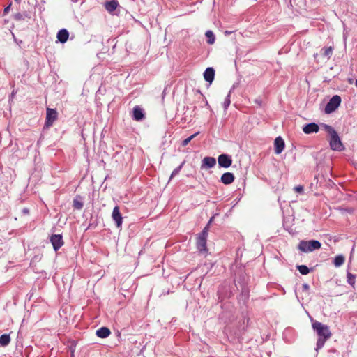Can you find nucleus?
<instances>
[{"instance_id":"1","label":"nucleus","mask_w":357,"mask_h":357,"mask_svg":"<svg viewBox=\"0 0 357 357\" xmlns=\"http://www.w3.org/2000/svg\"><path fill=\"white\" fill-rule=\"evenodd\" d=\"M312 328L318 335L315 351H319L325 344L326 342L331 337V333L329 327L313 318H310Z\"/></svg>"},{"instance_id":"2","label":"nucleus","mask_w":357,"mask_h":357,"mask_svg":"<svg viewBox=\"0 0 357 357\" xmlns=\"http://www.w3.org/2000/svg\"><path fill=\"white\" fill-rule=\"evenodd\" d=\"M321 243L318 240H302L299 242L298 249L303 252H310L321 248Z\"/></svg>"},{"instance_id":"3","label":"nucleus","mask_w":357,"mask_h":357,"mask_svg":"<svg viewBox=\"0 0 357 357\" xmlns=\"http://www.w3.org/2000/svg\"><path fill=\"white\" fill-rule=\"evenodd\" d=\"M341 102L342 99L340 96H333L327 102L324 109V112L327 114L333 113L340 107Z\"/></svg>"},{"instance_id":"4","label":"nucleus","mask_w":357,"mask_h":357,"mask_svg":"<svg viewBox=\"0 0 357 357\" xmlns=\"http://www.w3.org/2000/svg\"><path fill=\"white\" fill-rule=\"evenodd\" d=\"M329 144L331 149L333 151H342L344 149V145L342 143L340 137L337 131L334 132L333 134L330 135Z\"/></svg>"},{"instance_id":"5","label":"nucleus","mask_w":357,"mask_h":357,"mask_svg":"<svg viewBox=\"0 0 357 357\" xmlns=\"http://www.w3.org/2000/svg\"><path fill=\"white\" fill-rule=\"evenodd\" d=\"M58 118V112L55 109L47 108L46 110V118L44 124V129H47L52 126L54 122Z\"/></svg>"},{"instance_id":"6","label":"nucleus","mask_w":357,"mask_h":357,"mask_svg":"<svg viewBox=\"0 0 357 357\" xmlns=\"http://www.w3.org/2000/svg\"><path fill=\"white\" fill-rule=\"evenodd\" d=\"M234 282L237 288L248 287V276L243 269L238 271V275L234 278Z\"/></svg>"},{"instance_id":"7","label":"nucleus","mask_w":357,"mask_h":357,"mask_svg":"<svg viewBox=\"0 0 357 357\" xmlns=\"http://www.w3.org/2000/svg\"><path fill=\"white\" fill-rule=\"evenodd\" d=\"M50 241L55 252H57L64 244L61 234H52L50 238Z\"/></svg>"},{"instance_id":"8","label":"nucleus","mask_w":357,"mask_h":357,"mask_svg":"<svg viewBox=\"0 0 357 357\" xmlns=\"http://www.w3.org/2000/svg\"><path fill=\"white\" fill-rule=\"evenodd\" d=\"M112 220L115 222V225H116V228L121 229L123 218L120 212V209L118 206H115L113 208L112 213Z\"/></svg>"},{"instance_id":"9","label":"nucleus","mask_w":357,"mask_h":357,"mask_svg":"<svg viewBox=\"0 0 357 357\" xmlns=\"http://www.w3.org/2000/svg\"><path fill=\"white\" fill-rule=\"evenodd\" d=\"M218 162L220 167L228 168L232 164L231 156L225 153L220 154L218 158Z\"/></svg>"},{"instance_id":"10","label":"nucleus","mask_w":357,"mask_h":357,"mask_svg":"<svg viewBox=\"0 0 357 357\" xmlns=\"http://www.w3.org/2000/svg\"><path fill=\"white\" fill-rule=\"evenodd\" d=\"M285 147V143L282 137L279 136L274 140V151L275 154H280Z\"/></svg>"},{"instance_id":"11","label":"nucleus","mask_w":357,"mask_h":357,"mask_svg":"<svg viewBox=\"0 0 357 357\" xmlns=\"http://www.w3.org/2000/svg\"><path fill=\"white\" fill-rule=\"evenodd\" d=\"M216 164V160L213 157L206 156L202 160L201 169H211Z\"/></svg>"},{"instance_id":"12","label":"nucleus","mask_w":357,"mask_h":357,"mask_svg":"<svg viewBox=\"0 0 357 357\" xmlns=\"http://www.w3.org/2000/svg\"><path fill=\"white\" fill-rule=\"evenodd\" d=\"M132 119L137 121H140L144 119L145 113L144 109L139 106H135L132 109Z\"/></svg>"},{"instance_id":"13","label":"nucleus","mask_w":357,"mask_h":357,"mask_svg":"<svg viewBox=\"0 0 357 357\" xmlns=\"http://www.w3.org/2000/svg\"><path fill=\"white\" fill-rule=\"evenodd\" d=\"M319 130V126L316 123H309L304 125L303 131L305 134L317 133Z\"/></svg>"},{"instance_id":"14","label":"nucleus","mask_w":357,"mask_h":357,"mask_svg":"<svg viewBox=\"0 0 357 357\" xmlns=\"http://www.w3.org/2000/svg\"><path fill=\"white\" fill-rule=\"evenodd\" d=\"M68 38L69 32L66 29H60L56 34L57 42H59L62 44L67 42Z\"/></svg>"},{"instance_id":"15","label":"nucleus","mask_w":357,"mask_h":357,"mask_svg":"<svg viewBox=\"0 0 357 357\" xmlns=\"http://www.w3.org/2000/svg\"><path fill=\"white\" fill-rule=\"evenodd\" d=\"M215 70L212 67H208L204 72V78L206 82L211 84L214 80Z\"/></svg>"},{"instance_id":"16","label":"nucleus","mask_w":357,"mask_h":357,"mask_svg":"<svg viewBox=\"0 0 357 357\" xmlns=\"http://www.w3.org/2000/svg\"><path fill=\"white\" fill-rule=\"evenodd\" d=\"M235 176L234 174L231 172H225L224 173L220 178V182H222L225 185H229L234 181Z\"/></svg>"},{"instance_id":"17","label":"nucleus","mask_w":357,"mask_h":357,"mask_svg":"<svg viewBox=\"0 0 357 357\" xmlns=\"http://www.w3.org/2000/svg\"><path fill=\"white\" fill-rule=\"evenodd\" d=\"M197 248L200 253H203L204 255L207 254L208 249L206 247V240L203 238H199L197 237Z\"/></svg>"},{"instance_id":"18","label":"nucleus","mask_w":357,"mask_h":357,"mask_svg":"<svg viewBox=\"0 0 357 357\" xmlns=\"http://www.w3.org/2000/svg\"><path fill=\"white\" fill-rule=\"evenodd\" d=\"M250 296V289L248 287H241V294L239 295V302H242L243 304H245L249 299Z\"/></svg>"},{"instance_id":"19","label":"nucleus","mask_w":357,"mask_h":357,"mask_svg":"<svg viewBox=\"0 0 357 357\" xmlns=\"http://www.w3.org/2000/svg\"><path fill=\"white\" fill-rule=\"evenodd\" d=\"M84 206V197L77 195L73 201V207L76 210H81Z\"/></svg>"},{"instance_id":"20","label":"nucleus","mask_w":357,"mask_h":357,"mask_svg":"<svg viewBox=\"0 0 357 357\" xmlns=\"http://www.w3.org/2000/svg\"><path fill=\"white\" fill-rule=\"evenodd\" d=\"M96 334L98 337L106 338L109 336L111 331L109 328L102 326L96 331Z\"/></svg>"},{"instance_id":"21","label":"nucleus","mask_w":357,"mask_h":357,"mask_svg":"<svg viewBox=\"0 0 357 357\" xmlns=\"http://www.w3.org/2000/svg\"><path fill=\"white\" fill-rule=\"evenodd\" d=\"M118 6H119V3L116 0H112L109 1H107L105 4V9L110 13H113L116 9V8Z\"/></svg>"},{"instance_id":"22","label":"nucleus","mask_w":357,"mask_h":357,"mask_svg":"<svg viewBox=\"0 0 357 357\" xmlns=\"http://www.w3.org/2000/svg\"><path fill=\"white\" fill-rule=\"evenodd\" d=\"M13 18L16 21H22L24 20L26 18H31V15L29 13L26 11H24L23 13H16L13 15Z\"/></svg>"},{"instance_id":"23","label":"nucleus","mask_w":357,"mask_h":357,"mask_svg":"<svg viewBox=\"0 0 357 357\" xmlns=\"http://www.w3.org/2000/svg\"><path fill=\"white\" fill-rule=\"evenodd\" d=\"M333 48L332 47H324L321 50V55L327 59L331 58L333 54Z\"/></svg>"},{"instance_id":"24","label":"nucleus","mask_w":357,"mask_h":357,"mask_svg":"<svg viewBox=\"0 0 357 357\" xmlns=\"http://www.w3.org/2000/svg\"><path fill=\"white\" fill-rule=\"evenodd\" d=\"M11 341L10 337L9 334H3L0 336V346L1 347H6L8 346Z\"/></svg>"},{"instance_id":"25","label":"nucleus","mask_w":357,"mask_h":357,"mask_svg":"<svg viewBox=\"0 0 357 357\" xmlns=\"http://www.w3.org/2000/svg\"><path fill=\"white\" fill-rule=\"evenodd\" d=\"M296 268L303 275H307L313 270V268H310L306 265H297Z\"/></svg>"},{"instance_id":"26","label":"nucleus","mask_w":357,"mask_h":357,"mask_svg":"<svg viewBox=\"0 0 357 357\" xmlns=\"http://www.w3.org/2000/svg\"><path fill=\"white\" fill-rule=\"evenodd\" d=\"M234 86H233V87L229 90L227 96H226L223 103H222V106H223V108L225 109V111H226L229 106L231 104V93L232 92V91L234 90Z\"/></svg>"},{"instance_id":"27","label":"nucleus","mask_w":357,"mask_h":357,"mask_svg":"<svg viewBox=\"0 0 357 357\" xmlns=\"http://www.w3.org/2000/svg\"><path fill=\"white\" fill-rule=\"evenodd\" d=\"M205 36L206 37L207 43L209 45H212L215 43V36L213 32L211 30H208L205 33Z\"/></svg>"},{"instance_id":"28","label":"nucleus","mask_w":357,"mask_h":357,"mask_svg":"<svg viewBox=\"0 0 357 357\" xmlns=\"http://www.w3.org/2000/svg\"><path fill=\"white\" fill-rule=\"evenodd\" d=\"M345 258L342 255H339L335 257L333 259V264L335 267H340L344 262Z\"/></svg>"},{"instance_id":"29","label":"nucleus","mask_w":357,"mask_h":357,"mask_svg":"<svg viewBox=\"0 0 357 357\" xmlns=\"http://www.w3.org/2000/svg\"><path fill=\"white\" fill-rule=\"evenodd\" d=\"M199 134V132H197L194 133L193 135H190V137H188V138L183 140L181 142L182 146H187L190 143V142L192 139H193L195 137H197Z\"/></svg>"},{"instance_id":"30","label":"nucleus","mask_w":357,"mask_h":357,"mask_svg":"<svg viewBox=\"0 0 357 357\" xmlns=\"http://www.w3.org/2000/svg\"><path fill=\"white\" fill-rule=\"evenodd\" d=\"M185 162V161L182 162L181 164L178 167H177L176 168H175L173 170V172L171 174L169 179H172V178H174V176H176V175H178L179 174V172H181Z\"/></svg>"},{"instance_id":"31","label":"nucleus","mask_w":357,"mask_h":357,"mask_svg":"<svg viewBox=\"0 0 357 357\" xmlns=\"http://www.w3.org/2000/svg\"><path fill=\"white\" fill-rule=\"evenodd\" d=\"M355 275L350 272H347V283L351 286H354L355 284Z\"/></svg>"},{"instance_id":"32","label":"nucleus","mask_w":357,"mask_h":357,"mask_svg":"<svg viewBox=\"0 0 357 357\" xmlns=\"http://www.w3.org/2000/svg\"><path fill=\"white\" fill-rule=\"evenodd\" d=\"M324 130L329 135H331V134H333L334 132H335L336 130L334 129L333 127H332L330 125H328V124H325V123H321V125Z\"/></svg>"},{"instance_id":"33","label":"nucleus","mask_w":357,"mask_h":357,"mask_svg":"<svg viewBox=\"0 0 357 357\" xmlns=\"http://www.w3.org/2000/svg\"><path fill=\"white\" fill-rule=\"evenodd\" d=\"M11 6H12V1H10L9 3V4L4 8L3 12V16L6 15L10 12Z\"/></svg>"},{"instance_id":"34","label":"nucleus","mask_w":357,"mask_h":357,"mask_svg":"<svg viewBox=\"0 0 357 357\" xmlns=\"http://www.w3.org/2000/svg\"><path fill=\"white\" fill-rule=\"evenodd\" d=\"M207 236H208V232H206V231H202V232L198 234L197 238L206 240Z\"/></svg>"},{"instance_id":"35","label":"nucleus","mask_w":357,"mask_h":357,"mask_svg":"<svg viewBox=\"0 0 357 357\" xmlns=\"http://www.w3.org/2000/svg\"><path fill=\"white\" fill-rule=\"evenodd\" d=\"M294 190L296 192L302 193V192H303L304 188H303V185H296L294 187Z\"/></svg>"},{"instance_id":"36","label":"nucleus","mask_w":357,"mask_h":357,"mask_svg":"<svg viewBox=\"0 0 357 357\" xmlns=\"http://www.w3.org/2000/svg\"><path fill=\"white\" fill-rule=\"evenodd\" d=\"M302 289L303 291H307L310 289V286L307 283H304L302 284Z\"/></svg>"},{"instance_id":"37","label":"nucleus","mask_w":357,"mask_h":357,"mask_svg":"<svg viewBox=\"0 0 357 357\" xmlns=\"http://www.w3.org/2000/svg\"><path fill=\"white\" fill-rule=\"evenodd\" d=\"M254 102L256 104H257L259 107L262 105V100L260 98H256Z\"/></svg>"},{"instance_id":"38","label":"nucleus","mask_w":357,"mask_h":357,"mask_svg":"<svg viewBox=\"0 0 357 357\" xmlns=\"http://www.w3.org/2000/svg\"><path fill=\"white\" fill-rule=\"evenodd\" d=\"M22 214L24 215H28L29 214V209L28 208H24L22 210Z\"/></svg>"},{"instance_id":"39","label":"nucleus","mask_w":357,"mask_h":357,"mask_svg":"<svg viewBox=\"0 0 357 357\" xmlns=\"http://www.w3.org/2000/svg\"><path fill=\"white\" fill-rule=\"evenodd\" d=\"M208 229H209V225H206L204 228L203 229L202 231H206V232L208 231Z\"/></svg>"},{"instance_id":"40","label":"nucleus","mask_w":357,"mask_h":357,"mask_svg":"<svg viewBox=\"0 0 357 357\" xmlns=\"http://www.w3.org/2000/svg\"><path fill=\"white\" fill-rule=\"evenodd\" d=\"M16 94V91H15L14 90L12 91L10 96V98H13Z\"/></svg>"},{"instance_id":"41","label":"nucleus","mask_w":357,"mask_h":357,"mask_svg":"<svg viewBox=\"0 0 357 357\" xmlns=\"http://www.w3.org/2000/svg\"><path fill=\"white\" fill-rule=\"evenodd\" d=\"M213 217H211V218H210V220H209V221H208V224H207V225H208L210 226V225H211V223L213 222Z\"/></svg>"},{"instance_id":"42","label":"nucleus","mask_w":357,"mask_h":357,"mask_svg":"<svg viewBox=\"0 0 357 357\" xmlns=\"http://www.w3.org/2000/svg\"><path fill=\"white\" fill-rule=\"evenodd\" d=\"M241 185H242L243 188L245 187V179H243V182H242Z\"/></svg>"},{"instance_id":"43","label":"nucleus","mask_w":357,"mask_h":357,"mask_svg":"<svg viewBox=\"0 0 357 357\" xmlns=\"http://www.w3.org/2000/svg\"><path fill=\"white\" fill-rule=\"evenodd\" d=\"M231 33V31H226L225 32V35H229V34H230Z\"/></svg>"},{"instance_id":"44","label":"nucleus","mask_w":357,"mask_h":357,"mask_svg":"<svg viewBox=\"0 0 357 357\" xmlns=\"http://www.w3.org/2000/svg\"><path fill=\"white\" fill-rule=\"evenodd\" d=\"M74 356V350L71 349V357Z\"/></svg>"},{"instance_id":"45","label":"nucleus","mask_w":357,"mask_h":357,"mask_svg":"<svg viewBox=\"0 0 357 357\" xmlns=\"http://www.w3.org/2000/svg\"><path fill=\"white\" fill-rule=\"evenodd\" d=\"M91 227H92V224H89V225L88 226L87 229H90Z\"/></svg>"},{"instance_id":"46","label":"nucleus","mask_w":357,"mask_h":357,"mask_svg":"<svg viewBox=\"0 0 357 357\" xmlns=\"http://www.w3.org/2000/svg\"><path fill=\"white\" fill-rule=\"evenodd\" d=\"M206 105L208 106V103L206 100Z\"/></svg>"},{"instance_id":"47","label":"nucleus","mask_w":357,"mask_h":357,"mask_svg":"<svg viewBox=\"0 0 357 357\" xmlns=\"http://www.w3.org/2000/svg\"><path fill=\"white\" fill-rule=\"evenodd\" d=\"M197 92L198 93H201L200 90H197Z\"/></svg>"},{"instance_id":"48","label":"nucleus","mask_w":357,"mask_h":357,"mask_svg":"<svg viewBox=\"0 0 357 357\" xmlns=\"http://www.w3.org/2000/svg\"><path fill=\"white\" fill-rule=\"evenodd\" d=\"M355 84H356V87H357V79L356 80Z\"/></svg>"},{"instance_id":"49","label":"nucleus","mask_w":357,"mask_h":357,"mask_svg":"<svg viewBox=\"0 0 357 357\" xmlns=\"http://www.w3.org/2000/svg\"><path fill=\"white\" fill-rule=\"evenodd\" d=\"M15 1H19L20 0H15Z\"/></svg>"}]
</instances>
